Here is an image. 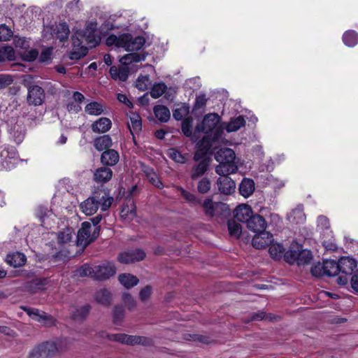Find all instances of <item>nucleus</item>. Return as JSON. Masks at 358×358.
I'll return each instance as SVG.
<instances>
[{
  "label": "nucleus",
  "mask_w": 358,
  "mask_h": 358,
  "mask_svg": "<svg viewBox=\"0 0 358 358\" xmlns=\"http://www.w3.org/2000/svg\"><path fill=\"white\" fill-rule=\"evenodd\" d=\"M215 158L219 162V165L215 167V172L218 175L232 174L237 171L236 155L232 149L228 148L220 149L216 152Z\"/></svg>",
  "instance_id": "f257e3e1"
},
{
  "label": "nucleus",
  "mask_w": 358,
  "mask_h": 358,
  "mask_svg": "<svg viewBox=\"0 0 358 358\" xmlns=\"http://www.w3.org/2000/svg\"><path fill=\"white\" fill-rule=\"evenodd\" d=\"M233 216L236 222L243 224H266L262 215L255 214L252 208L245 203L237 206L233 211Z\"/></svg>",
  "instance_id": "f03ea898"
},
{
  "label": "nucleus",
  "mask_w": 358,
  "mask_h": 358,
  "mask_svg": "<svg viewBox=\"0 0 358 358\" xmlns=\"http://www.w3.org/2000/svg\"><path fill=\"white\" fill-rule=\"evenodd\" d=\"M248 229L254 232L252 245L256 249H264L273 243V234L266 230L267 225H246Z\"/></svg>",
  "instance_id": "7ed1b4c3"
},
{
  "label": "nucleus",
  "mask_w": 358,
  "mask_h": 358,
  "mask_svg": "<svg viewBox=\"0 0 358 358\" xmlns=\"http://www.w3.org/2000/svg\"><path fill=\"white\" fill-rule=\"evenodd\" d=\"M203 214L210 218L220 217L230 211L227 203L215 201L211 197L205 199L201 205Z\"/></svg>",
  "instance_id": "20e7f679"
},
{
  "label": "nucleus",
  "mask_w": 358,
  "mask_h": 358,
  "mask_svg": "<svg viewBox=\"0 0 358 358\" xmlns=\"http://www.w3.org/2000/svg\"><path fill=\"white\" fill-rule=\"evenodd\" d=\"M97 29V23L96 22H89L87 23L84 29L78 31L73 36V38L83 41L89 47H95L99 43V37L96 34Z\"/></svg>",
  "instance_id": "39448f33"
},
{
  "label": "nucleus",
  "mask_w": 358,
  "mask_h": 358,
  "mask_svg": "<svg viewBox=\"0 0 358 358\" xmlns=\"http://www.w3.org/2000/svg\"><path fill=\"white\" fill-rule=\"evenodd\" d=\"M100 225H83L77 234V245L85 248L99 236Z\"/></svg>",
  "instance_id": "423d86ee"
},
{
  "label": "nucleus",
  "mask_w": 358,
  "mask_h": 358,
  "mask_svg": "<svg viewBox=\"0 0 358 358\" xmlns=\"http://www.w3.org/2000/svg\"><path fill=\"white\" fill-rule=\"evenodd\" d=\"M21 308L34 320L43 324L45 327L55 325V320L50 315L37 308L22 306Z\"/></svg>",
  "instance_id": "0eeeda50"
},
{
  "label": "nucleus",
  "mask_w": 358,
  "mask_h": 358,
  "mask_svg": "<svg viewBox=\"0 0 358 358\" xmlns=\"http://www.w3.org/2000/svg\"><path fill=\"white\" fill-rule=\"evenodd\" d=\"M120 41L122 48L126 51L133 52L141 50L145 43V39L143 36L133 37L131 34L126 33L120 34Z\"/></svg>",
  "instance_id": "6e6552de"
},
{
  "label": "nucleus",
  "mask_w": 358,
  "mask_h": 358,
  "mask_svg": "<svg viewBox=\"0 0 358 358\" xmlns=\"http://www.w3.org/2000/svg\"><path fill=\"white\" fill-rule=\"evenodd\" d=\"M202 155L203 154L200 151H197L194 156V159L198 162L192 166L190 171V178L194 180L203 176L208 171L210 165L209 159L206 157H203Z\"/></svg>",
  "instance_id": "1a4fd4ad"
},
{
  "label": "nucleus",
  "mask_w": 358,
  "mask_h": 358,
  "mask_svg": "<svg viewBox=\"0 0 358 358\" xmlns=\"http://www.w3.org/2000/svg\"><path fill=\"white\" fill-rule=\"evenodd\" d=\"M55 349L52 341L43 342L33 348L29 358H52L55 357Z\"/></svg>",
  "instance_id": "9d476101"
},
{
  "label": "nucleus",
  "mask_w": 358,
  "mask_h": 358,
  "mask_svg": "<svg viewBox=\"0 0 358 358\" xmlns=\"http://www.w3.org/2000/svg\"><path fill=\"white\" fill-rule=\"evenodd\" d=\"M94 279L106 280L113 276L116 273V267L112 262H107L94 266Z\"/></svg>",
  "instance_id": "9b49d317"
},
{
  "label": "nucleus",
  "mask_w": 358,
  "mask_h": 358,
  "mask_svg": "<svg viewBox=\"0 0 358 358\" xmlns=\"http://www.w3.org/2000/svg\"><path fill=\"white\" fill-rule=\"evenodd\" d=\"M229 175V174L220 175V177L216 181L219 192L226 196L231 195L235 192L236 189V183L228 176Z\"/></svg>",
  "instance_id": "f8f14e48"
},
{
  "label": "nucleus",
  "mask_w": 358,
  "mask_h": 358,
  "mask_svg": "<svg viewBox=\"0 0 358 358\" xmlns=\"http://www.w3.org/2000/svg\"><path fill=\"white\" fill-rule=\"evenodd\" d=\"M145 257V252L141 249H136L120 252L117 260L121 264H129L140 262Z\"/></svg>",
  "instance_id": "ddd939ff"
},
{
  "label": "nucleus",
  "mask_w": 358,
  "mask_h": 358,
  "mask_svg": "<svg viewBox=\"0 0 358 358\" xmlns=\"http://www.w3.org/2000/svg\"><path fill=\"white\" fill-rule=\"evenodd\" d=\"M220 117L216 113H209L204 116L201 124L196 127V131L210 134L219 122Z\"/></svg>",
  "instance_id": "4468645a"
},
{
  "label": "nucleus",
  "mask_w": 358,
  "mask_h": 358,
  "mask_svg": "<svg viewBox=\"0 0 358 358\" xmlns=\"http://www.w3.org/2000/svg\"><path fill=\"white\" fill-rule=\"evenodd\" d=\"M45 100V92L42 87L38 85H31L28 87L27 101L29 105L41 106Z\"/></svg>",
  "instance_id": "2eb2a0df"
},
{
  "label": "nucleus",
  "mask_w": 358,
  "mask_h": 358,
  "mask_svg": "<svg viewBox=\"0 0 358 358\" xmlns=\"http://www.w3.org/2000/svg\"><path fill=\"white\" fill-rule=\"evenodd\" d=\"M72 50L69 53V59L78 60L85 57L88 52V48L83 45V41L72 37Z\"/></svg>",
  "instance_id": "dca6fc26"
},
{
  "label": "nucleus",
  "mask_w": 358,
  "mask_h": 358,
  "mask_svg": "<svg viewBox=\"0 0 358 358\" xmlns=\"http://www.w3.org/2000/svg\"><path fill=\"white\" fill-rule=\"evenodd\" d=\"M121 217L125 222H131L136 217V205L131 199H127L124 203L121 213Z\"/></svg>",
  "instance_id": "f3484780"
},
{
  "label": "nucleus",
  "mask_w": 358,
  "mask_h": 358,
  "mask_svg": "<svg viewBox=\"0 0 358 358\" xmlns=\"http://www.w3.org/2000/svg\"><path fill=\"white\" fill-rule=\"evenodd\" d=\"M100 201L96 197V194L89 197L80 204L83 212L87 215H92L96 212L99 208Z\"/></svg>",
  "instance_id": "a211bd4d"
},
{
  "label": "nucleus",
  "mask_w": 358,
  "mask_h": 358,
  "mask_svg": "<svg viewBox=\"0 0 358 358\" xmlns=\"http://www.w3.org/2000/svg\"><path fill=\"white\" fill-rule=\"evenodd\" d=\"M339 273L341 272L346 275H351L357 267L356 261L348 257H343L338 261Z\"/></svg>",
  "instance_id": "6ab92c4d"
},
{
  "label": "nucleus",
  "mask_w": 358,
  "mask_h": 358,
  "mask_svg": "<svg viewBox=\"0 0 358 358\" xmlns=\"http://www.w3.org/2000/svg\"><path fill=\"white\" fill-rule=\"evenodd\" d=\"M112 126L108 117H100L91 124L92 131L96 134H104L110 130Z\"/></svg>",
  "instance_id": "aec40b11"
},
{
  "label": "nucleus",
  "mask_w": 358,
  "mask_h": 358,
  "mask_svg": "<svg viewBox=\"0 0 358 358\" xmlns=\"http://www.w3.org/2000/svg\"><path fill=\"white\" fill-rule=\"evenodd\" d=\"M302 245L296 242H292L284 255V259L286 262L294 264L297 262L298 255L300 254V250Z\"/></svg>",
  "instance_id": "412c9836"
},
{
  "label": "nucleus",
  "mask_w": 358,
  "mask_h": 358,
  "mask_svg": "<svg viewBox=\"0 0 358 358\" xmlns=\"http://www.w3.org/2000/svg\"><path fill=\"white\" fill-rule=\"evenodd\" d=\"M119 154L113 149H108L103 152L101 155V162L103 165L113 166L117 164L119 162Z\"/></svg>",
  "instance_id": "4be33fe9"
},
{
  "label": "nucleus",
  "mask_w": 358,
  "mask_h": 358,
  "mask_svg": "<svg viewBox=\"0 0 358 358\" xmlns=\"http://www.w3.org/2000/svg\"><path fill=\"white\" fill-rule=\"evenodd\" d=\"M113 176L112 170L106 166L100 167L95 170L94 173V180L97 183H106L108 182Z\"/></svg>",
  "instance_id": "5701e85b"
},
{
  "label": "nucleus",
  "mask_w": 358,
  "mask_h": 358,
  "mask_svg": "<svg viewBox=\"0 0 358 358\" xmlns=\"http://www.w3.org/2000/svg\"><path fill=\"white\" fill-rule=\"evenodd\" d=\"M255 189V182L253 180L244 178L238 186L239 193L245 198L250 196Z\"/></svg>",
  "instance_id": "b1692460"
},
{
  "label": "nucleus",
  "mask_w": 358,
  "mask_h": 358,
  "mask_svg": "<svg viewBox=\"0 0 358 358\" xmlns=\"http://www.w3.org/2000/svg\"><path fill=\"white\" fill-rule=\"evenodd\" d=\"M306 217L303 212V206L302 205H299L287 216V221L294 224H302L306 221Z\"/></svg>",
  "instance_id": "393cba45"
},
{
  "label": "nucleus",
  "mask_w": 358,
  "mask_h": 358,
  "mask_svg": "<svg viewBox=\"0 0 358 358\" xmlns=\"http://www.w3.org/2000/svg\"><path fill=\"white\" fill-rule=\"evenodd\" d=\"M6 262L10 266L14 268H17L22 266L25 264L27 262V257L23 253L16 252L7 255Z\"/></svg>",
  "instance_id": "a878e982"
},
{
  "label": "nucleus",
  "mask_w": 358,
  "mask_h": 358,
  "mask_svg": "<svg viewBox=\"0 0 358 358\" xmlns=\"http://www.w3.org/2000/svg\"><path fill=\"white\" fill-rule=\"evenodd\" d=\"M113 79L120 81H126L129 76V69L127 66H113L109 71Z\"/></svg>",
  "instance_id": "bb28decb"
},
{
  "label": "nucleus",
  "mask_w": 358,
  "mask_h": 358,
  "mask_svg": "<svg viewBox=\"0 0 358 358\" xmlns=\"http://www.w3.org/2000/svg\"><path fill=\"white\" fill-rule=\"evenodd\" d=\"M94 299L98 303L103 306H109L112 301V294L108 289L102 288L96 292Z\"/></svg>",
  "instance_id": "cd10ccee"
},
{
  "label": "nucleus",
  "mask_w": 358,
  "mask_h": 358,
  "mask_svg": "<svg viewBox=\"0 0 358 358\" xmlns=\"http://www.w3.org/2000/svg\"><path fill=\"white\" fill-rule=\"evenodd\" d=\"M92 307L90 304H85L83 306L75 308L71 313V317L76 321H83L89 315Z\"/></svg>",
  "instance_id": "c85d7f7f"
},
{
  "label": "nucleus",
  "mask_w": 358,
  "mask_h": 358,
  "mask_svg": "<svg viewBox=\"0 0 358 358\" xmlns=\"http://www.w3.org/2000/svg\"><path fill=\"white\" fill-rule=\"evenodd\" d=\"M178 189L180 192L182 198L189 203L191 207L201 206L202 200L193 193L188 192L182 187H178Z\"/></svg>",
  "instance_id": "c756f323"
},
{
  "label": "nucleus",
  "mask_w": 358,
  "mask_h": 358,
  "mask_svg": "<svg viewBox=\"0 0 358 358\" xmlns=\"http://www.w3.org/2000/svg\"><path fill=\"white\" fill-rule=\"evenodd\" d=\"M145 58L146 56L144 54L140 52H132L122 57L120 59V62L123 66H126L132 63H138L144 61Z\"/></svg>",
  "instance_id": "7c9ffc66"
},
{
  "label": "nucleus",
  "mask_w": 358,
  "mask_h": 358,
  "mask_svg": "<svg viewBox=\"0 0 358 358\" xmlns=\"http://www.w3.org/2000/svg\"><path fill=\"white\" fill-rule=\"evenodd\" d=\"M106 108L98 101H91L85 107V112L89 115L98 116L105 114Z\"/></svg>",
  "instance_id": "2f4dec72"
},
{
  "label": "nucleus",
  "mask_w": 358,
  "mask_h": 358,
  "mask_svg": "<svg viewBox=\"0 0 358 358\" xmlns=\"http://www.w3.org/2000/svg\"><path fill=\"white\" fill-rule=\"evenodd\" d=\"M48 280L46 278H35L31 281L27 282L24 285L26 291L31 293H36L38 290L42 289L43 287L47 285Z\"/></svg>",
  "instance_id": "473e14b6"
},
{
  "label": "nucleus",
  "mask_w": 358,
  "mask_h": 358,
  "mask_svg": "<svg viewBox=\"0 0 358 358\" xmlns=\"http://www.w3.org/2000/svg\"><path fill=\"white\" fill-rule=\"evenodd\" d=\"M152 338L143 336L129 335V345H140L144 347H151L154 345Z\"/></svg>",
  "instance_id": "72a5a7b5"
},
{
  "label": "nucleus",
  "mask_w": 358,
  "mask_h": 358,
  "mask_svg": "<svg viewBox=\"0 0 358 358\" xmlns=\"http://www.w3.org/2000/svg\"><path fill=\"white\" fill-rule=\"evenodd\" d=\"M112 144V139L109 135L100 136L94 140V146L98 151L108 150Z\"/></svg>",
  "instance_id": "f704fd0d"
},
{
  "label": "nucleus",
  "mask_w": 358,
  "mask_h": 358,
  "mask_svg": "<svg viewBox=\"0 0 358 358\" xmlns=\"http://www.w3.org/2000/svg\"><path fill=\"white\" fill-rule=\"evenodd\" d=\"M118 280L125 288L130 289L136 286L139 280L135 275L130 273H122L118 276Z\"/></svg>",
  "instance_id": "c9c22d12"
},
{
  "label": "nucleus",
  "mask_w": 358,
  "mask_h": 358,
  "mask_svg": "<svg viewBox=\"0 0 358 358\" xmlns=\"http://www.w3.org/2000/svg\"><path fill=\"white\" fill-rule=\"evenodd\" d=\"M97 199H99L101 210L102 211L107 210L111 206L113 198L110 196L108 192L105 190H101L100 192H96Z\"/></svg>",
  "instance_id": "e433bc0d"
},
{
  "label": "nucleus",
  "mask_w": 358,
  "mask_h": 358,
  "mask_svg": "<svg viewBox=\"0 0 358 358\" xmlns=\"http://www.w3.org/2000/svg\"><path fill=\"white\" fill-rule=\"evenodd\" d=\"M155 117L162 122H167L171 117L169 109L163 105H157L153 108Z\"/></svg>",
  "instance_id": "4c0bfd02"
},
{
  "label": "nucleus",
  "mask_w": 358,
  "mask_h": 358,
  "mask_svg": "<svg viewBox=\"0 0 358 358\" xmlns=\"http://www.w3.org/2000/svg\"><path fill=\"white\" fill-rule=\"evenodd\" d=\"M245 124V120L244 117L242 115H239L235 118L231 119L226 126L225 129L229 133L234 132L244 127Z\"/></svg>",
  "instance_id": "58836bf2"
},
{
  "label": "nucleus",
  "mask_w": 358,
  "mask_h": 358,
  "mask_svg": "<svg viewBox=\"0 0 358 358\" xmlns=\"http://www.w3.org/2000/svg\"><path fill=\"white\" fill-rule=\"evenodd\" d=\"M271 257L276 260H279L281 258H284L285 253V249L283 245L280 243H271L268 249Z\"/></svg>",
  "instance_id": "ea45409f"
},
{
  "label": "nucleus",
  "mask_w": 358,
  "mask_h": 358,
  "mask_svg": "<svg viewBox=\"0 0 358 358\" xmlns=\"http://www.w3.org/2000/svg\"><path fill=\"white\" fill-rule=\"evenodd\" d=\"M128 127L133 136L135 133L139 132L142 129L141 117L136 113H132L130 116V123H128Z\"/></svg>",
  "instance_id": "a19ab883"
},
{
  "label": "nucleus",
  "mask_w": 358,
  "mask_h": 358,
  "mask_svg": "<svg viewBox=\"0 0 358 358\" xmlns=\"http://www.w3.org/2000/svg\"><path fill=\"white\" fill-rule=\"evenodd\" d=\"M325 275L327 276H335L339 273L338 262L335 260L326 259L323 262Z\"/></svg>",
  "instance_id": "79ce46f5"
},
{
  "label": "nucleus",
  "mask_w": 358,
  "mask_h": 358,
  "mask_svg": "<svg viewBox=\"0 0 358 358\" xmlns=\"http://www.w3.org/2000/svg\"><path fill=\"white\" fill-rule=\"evenodd\" d=\"M70 34L68 24L66 22L59 23L56 27L55 36L57 38L63 42L67 40Z\"/></svg>",
  "instance_id": "37998d69"
},
{
  "label": "nucleus",
  "mask_w": 358,
  "mask_h": 358,
  "mask_svg": "<svg viewBox=\"0 0 358 358\" xmlns=\"http://www.w3.org/2000/svg\"><path fill=\"white\" fill-rule=\"evenodd\" d=\"M313 259V255L310 250L303 249V245L300 250V254L298 255L297 262L295 264L297 265L308 264Z\"/></svg>",
  "instance_id": "c03bdc74"
},
{
  "label": "nucleus",
  "mask_w": 358,
  "mask_h": 358,
  "mask_svg": "<svg viewBox=\"0 0 358 358\" xmlns=\"http://www.w3.org/2000/svg\"><path fill=\"white\" fill-rule=\"evenodd\" d=\"M228 231L230 236L234 237L236 239L243 237V239L248 240V236L245 231H243L241 225H227Z\"/></svg>",
  "instance_id": "a18cd8bd"
},
{
  "label": "nucleus",
  "mask_w": 358,
  "mask_h": 358,
  "mask_svg": "<svg viewBox=\"0 0 358 358\" xmlns=\"http://www.w3.org/2000/svg\"><path fill=\"white\" fill-rule=\"evenodd\" d=\"M10 133L17 143L22 142L24 137V129L21 124H15L10 129Z\"/></svg>",
  "instance_id": "49530a36"
},
{
  "label": "nucleus",
  "mask_w": 358,
  "mask_h": 358,
  "mask_svg": "<svg viewBox=\"0 0 358 358\" xmlns=\"http://www.w3.org/2000/svg\"><path fill=\"white\" fill-rule=\"evenodd\" d=\"M343 41L346 45L353 47L358 42V34L355 31H347L343 36Z\"/></svg>",
  "instance_id": "de8ad7c7"
},
{
  "label": "nucleus",
  "mask_w": 358,
  "mask_h": 358,
  "mask_svg": "<svg viewBox=\"0 0 358 358\" xmlns=\"http://www.w3.org/2000/svg\"><path fill=\"white\" fill-rule=\"evenodd\" d=\"M125 310L122 306H115L112 312L113 322L115 324H120L124 317Z\"/></svg>",
  "instance_id": "09e8293b"
},
{
  "label": "nucleus",
  "mask_w": 358,
  "mask_h": 358,
  "mask_svg": "<svg viewBox=\"0 0 358 358\" xmlns=\"http://www.w3.org/2000/svg\"><path fill=\"white\" fill-rule=\"evenodd\" d=\"M15 57V51L12 47L3 46L0 48V62L12 61Z\"/></svg>",
  "instance_id": "8fccbe9b"
},
{
  "label": "nucleus",
  "mask_w": 358,
  "mask_h": 358,
  "mask_svg": "<svg viewBox=\"0 0 358 358\" xmlns=\"http://www.w3.org/2000/svg\"><path fill=\"white\" fill-rule=\"evenodd\" d=\"M52 344L55 348L54 352L55 357L66 351L69 347V343L66 339H60L56 341H52Z\"/></svg>",
  "instance_id": "3c124183"
},
{
  "label": "nucleus",
  "mask_w": 358,
  "mask_h": 358,
  "mask_svg": "<svg viewBox=\"0 0 358 358\" xmlns=\"http://www.w3.org/2000/svg\"><path fill=\"white\" fill-rule=\"evenodd\" d=\"M36 216L38 218V221L41 222H45L46 221L45 217H50L53 215L51 210L45 206H39L36 210Z\"/></svg>",
  "instance_id": "603ef678"
},
{
  "label": "nucleus",
  "mask_w": 358,
  "mask_h": 358,
  "mask_svg": "<svg viewBox=\"0 0 358 358\" xmlns=\"http://www.w3.org/2000/svg\"><path fill=\"white\" fill-rule=\"evenodd\" d=\"M197 191L200 194H206L210 190L211 181L208 178H202L197 184Z\"/></svg>",
  "instance_id": "864d4df0"
},
{
  "label": "nucleus",
  "mask_w": 358,
  "mask_h": 358,
  "mask_svg": "<svg viewBox=\"0 0 358 358\" xmlns=\"http://www.w3.org/2000/svg\"><path fill=\"white\" fill-rule=\"evenodd\" d=\"M2 158V162L3 163L8 158L15 159L17 157L16 149L13 146H6L3 150L1 152L0 155Z\"/></svg>",
  "instance_id": "5fc2aeb1"
},
{
  "label": "nucleus",
  "mask_w": 358,
  "mask_h": 358,
  "mask_svg": "<svg viewBox=\"0 0 358 358\" xmlns=\"http://www.w3.org/2000/svg\"><path fill=\"white\" fill-rule=\"evenodd\" d=\"M166 86L164 83H157L153 85L150 90V96L154 99L160 97L165 92Z\"/></svg>",
  "instance_id": "6e6d98bb"
},
{
  "label": "nucleus",
  "mask_w": 358,
  "mask_h": 358,
  "mask_svg": "<svg viewBox=\"0 0 358 358\" xmlns=\"http://www.w3.org/2000/svg\"><path fill=\"white\" fill-rule=\"evenodd\" d=\"M94 266H90L88 264H84L78 268L76 272V275L80 277L90 276L94 279Z\"/></svg>",
  "instance_id": "4d7b16f0"
},
{
  "label": "nucleus",
  "mask_w": 358,
  "mask_h": 358,
  "mask_svg": "<svg viewBox=\"0 0 358 358\" xmlns=\"http://www.w3.org/2000/svg\"><path fill=\"white\" fill-rule=\"evenodd\" d=\"M72 229L66 227V229L57 233L58 241L60 243H66L71 241L72 238Z\"/></svg>",
  "instance_id": "13d9d810"
},
{
  "label": "nucleus",
  "mask_w": 358,
  "mask_h": 358,
  "mask_svg": "<svg viewBox=\"0 0 358 358\" xmlns=\"http://www.w3.org/2000/svg\"><path fill=\"white\" fill-rule=\"evenodd\" d=\"M310 273L313 276L320 278L325 275L324 263L317 262L314 264L310 268Z\"/></svg>",
  "instance_id": "bf43d9fd"
},
{
  "label": "nucleus",
  "mask_w": 358,
  "mask_h": 358,
  "mask_svg": "<svg viewBox=\"0 0 358 358\" xmlns=\"http://www.w3.org/2000/svg\"><path fill=\"white\" fill-rule=\"evenodd\" d=\"M189 113V108L186 105H182L180 108H177L173 111V116L176 120H181Z\"/></svg>",
  "instance_id": "052dcab7"
},
{
  "label": "nucleus",
  "mask_w": 358,
  "mask_h": 358,
  "mask_svg": "<svg viewBox=\"0 0 358 358\" xmlns=\"http://www.w3.org/2000/svg\"><path fill=\"white\" fill-rule=\"evenodd\" d=\"M168 155L170 158L178 163H185V157L175 148H171L168 151Z\"/></svg>",
  "instance_id": "680f3d73"
},
{
  "label": "nucleus",
  "mask_w": 358,
  "mask_h": 358,
  "mask_svg": "<svg viewBox=\"0 0 358 358\" xmlns=\"http://www.w3.org/2000/svg\"><path fill=\"white\" fill-rule=\"evenodd\" d=\"M122 299L129 310H133L135 309L136 306V301L129 293H123Z\"/></svg>",
  "instance_id": "e2e57ef3"
},
{
  "label": "nucleus",
  "mask_w": 358,
  "mask_h": 358,
  "mask_svg": "<svg viewBox=\"0 0 358 358\" xmlns=\"http://www.w3.org/2000/svg\"><path fill=\"white\" fill-rule=\"evenodd\" d=\"M13 36V32L5 24L0 25V41H9L10 38Z\"/></svg>",
  "instance_id": "0e129e2a"
},
{
  "label": "nucleus",
  "mask_w": 358,
  "mask_h": 358,
  "mask_svg": "<svg viewBox=\"0 0 358 358\" xmlns=\"http://www.w3.org/2000/svg\"><path fill=\"white\" fill-rule=\"evenodd\" d=\"M150 84V78L148 76H139L136 82V87L140 90L144 91L148 89Z\"/></svg>",
  "instance_id": "69168bd1"
},
{
  "label": "nucleus",
  "mask_w": 358,
  "mask_h": 358,
  "mask_svg": "<svg viewBox=\"0 0 358 358\" xmlns=\"http://www.w3.org/2000/svg\"><path fill=\"white\" fill-rule=\"evenodd\" d=\"M106 44L107 46L115 45L116 47L122 48L120 35H119L118 36L114 34L109 35L106 40Z\"/></svg>",
  "instance_id": "338daca9"
},
{
  "label": "nucleus",
  "mask_w": 358,
  "mask_h": 358,
  "mask_svg": "<svg viewBox=\"0 0 358 358\" xmlns=\"http://www.w3.org/2000/svg\"><path fill=\"white\" fill-rule=\"evenodd\" d=\"M13 82V76L9 74H0V90L4 89Z\"/></svg>",
  "instance_id": "774afa93"
}]
</instances>
